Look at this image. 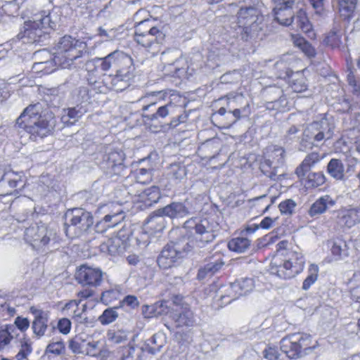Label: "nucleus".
I'll return each instance as SVG.
<instances>
[{
    "mask_svg": "<svg viewBox=\"0 0 360 360\" xmlns=\"http://www.w3.org/2000/svg\"><path fill=\"white\" fill-rule=\"evenodd\" d=\"M184 228L188 237L171 241L162 249L157 259L159 266L167 269L195 248H202L212 242L215 234L207 219L192 217L184 222Z\"/></svg>",
    "mask_w": 360,
    "mask_h": 360,
    "instance_id": "nucleus-1",
    "label": "nucleus"
},
{
    "mask_svg": "<svg viewBox=\"0 0 360 360\" xmlns=\"http://www.w3.org/2000/svg\"><path fill=\"white\" fill-rule=\"evenodd\" d=\"M71 12L69 5L54 7L51 11L34 8L30 12L31 19L24 22L17 38L24 44L44 43L49 39L50 31L63 22Z\"/></svg>",
    "mask_w": 360,
    "mask_h": 360,
    "instance_id": "nucleus-2",
    "label": "nucleus"
},
{
    "mask_svg": "<svg viewBox=\"0 0 360 360\" xmlns=\"http://www.w3.org/2000/svg\"><path fill=\"white\" fill-rule=\"evenodd\" d=\"M56 118L52 112H44L39 103L29 105L17 118L14 127L25 131L30 139L37 141L51 134L55 128Z\"/></svg>",
    "mask_w": 360,
    "mask_h": 360,
    "instance_id": "nucleus-3",
    "label": "nucleus"
},
{
    "mask_svg": "<svg viewBox=\"0 0 360 360\" xmlns=\"http://www.w3.org/2000/svg\"><path fill=\"white\" fill-rule=\"evenodd\" d=\"M288 243V241L282 240L277 244V255L269 266L271 274L283 279L295 277L303 271L305 264L301 252L286 249Z\"/></svg>",
    "mask_w": 360,
    "mask_h": 360,
    "instance_id": "nucleus-4",
    "label": "nucleus"
},
{
    "mask_svg": "<svg viewBox=\"0 0 360 360\" xmlns=\"http://www.w3.org/2000/svg\"><path fill=\"white\" fill-rule=\"evenodd\" d=\"M263 16L254 6L241 7L237 13V20L231 25L233 37L248 41L257 37L262 30Z\"/></svg>",
    "mask_w": 360,
    "mask_h": 360,
    "instance_id": "nucleus-5",
    "label": "nucleus"
},
{
    "mask_svg": "<svg viewBox=\"0 0 360 360\" xmlns=\"http://www.w3.org/2000/svg\"><path fill=\"white\" fill-rule=\"evenodd\" d=\"M86 44L70 35H65L60 39L56 46V52L53 60L61 68H76L82 61L79 60L86 53L84 51Z\"/></svg>",
    "mask_w": 360,
    "mask_h": 360,
    "instance_id": "nucleus-6",
    "label": "nucleus"
},
{
    "mask_svg": "<svg viewBox=\"0 0 360 360\" xmlns=\"http://www.w3.org/2000/svg\"><path fill=\"white\" fill-rule=\"evenodd\" d=\"M24 238L34 250L41 254L52 252L56 248V232L45 224H37L27 228Z\"/></svg>",
    "mask_w": 360,
    "mask_h": 360,
    "instance_id": "nucleus-7",
    "label": "nucleus"
},
{
    "mask_svg": "<svg viewBox=\"0 0 360 360\" xmlns=\"http://www.w3.org/2000/svg\"><path fill=\"white\" fill-rule=\"evenodd\" d=\"M148 20L140 22L135 27V41L148 49L153 54L160 51V45L165 40L163 27L152 26Z\"/></svg>",
    "mask_w": 360,
    "mask_h": 360,
    "instance_id": "nucleus-8",
    "label": "nucleus"
},
{
    "mask_svg": "<svg viewBox=\"0 0 360 360\" xmlns=\"http://www.w3.org/2000/svg\"><path fill=\"white\" fill-rule=\"evenodd\" d=\"M315 347V345H312L311 336L306 333L290 334L282 338L280 342L281 350L291 359L307 355Z\"/></svg>",
    "mask_w": 360,
    "mask_h": 360,
    "instance_id": "nucleus-9",
    "label": "nucleus"
},
{
    "mask_svg": "<svg viewBox=\"0 0 360 360\" xmlns=\"http://www.w3.org/2000/svg\"><path fill=\"white\" fill-rule=\"evenodd\" d=\"M285 150L283 147L271 146L266 148L264 160L260 162L261 172L273 181H280L285 174L283 168Z\"/></svg>",
    "mask_w": 360,
    "mask_h": 360,
    "instance_id": "nucleus-10",
    "label": "nucleus"
},
{
    "mask_svg": "<svg viewBox=\"0 0 360 360\" xmlns=\"http://www.w3.org/2000/svg\"><path fill=\"white\" fill-rule=\"evenodd\" d=\"M65 218V232L71 238L86 233L94 224L92 214L82 208L68 210Z\"/></svg>",
    "mask_w": 360,
    "mask_h": 360,
    "instance_id": "nucleus-11",
    "label": "nucleus"
},
{
    "mask_svg": "<svg viewBox=\"0 0 360 360\" xmlns=\"http://www.w3.org/2000/svg\"><path fill=\"white\" fill-rule=\"evenodd\" d=\"M331 135L330 128L326 120L314 122L309 124L303 131L300 150L305 151L317 147L322 141L330 139Z\"/></svg>",
    "mask_w": 360,
    "mask_h": 360,
    "instance_id": "nucleus-12",
    "label": "nucleus"
},
{
    "mask_svg": "<svg viewBox=\"0 0 360 360\" xmlns=\"http://www.w3.org/2000/svg\"><path fill=\"white\" fill-rule=\"evenodd\" d=\"M86 65L87 68L93 65L96 70L106 72L112 68L116 70L125 68L129 69L130 66L134 65V61L129 55L122 51L115 50L105 57L93 58L87 63Z\"/></svg>",
    "mask_w": 360,
    "mask_h": 360,
    "instance_id": "nucleus-13",
    "label": "nucleus"
},
{
    "mask_svg": "<svg viewBox=\"0 0 360 360\" xmlns=\"http://www.w3.org/2000/svg\"><path fill=\"white\" fill-rule=\"evenodd\" d=\"M102 148L103 151L101 153L102 160L100 165L104 173L109 177L121 175L125 168L124 152L111 146H103Z\"/></svg>",
    "mask_w": 360,
    "mask_h": 360,
    "instance_id": "nucleus-14",
    "label": "nucleus"
},
{
    "mask_svg": "<svg viewBox=\"0 0 360 360\" xmlns=\"http://www.w3.org/2000/svg\"><path fill=\"white\" fill-rule=\"evenodd\" d=\"M134 77L135 67L133 65L129 69L125 68L116 70V74L114 75L104 74L102 82L107 89L122 91L129 86Z\"/></svg>",
    "mask_w": 360,
    "mask_h": 360,
    "instance_id": "nucleus-15",
    "label": "nucleus"
},
{
    "mask_svg": "<svg viewBox=\"0 0 360 360\" xmlns=\"http://www.w3.org/2000/svg\"><path fill=\"white\" fill-rule=\"evenodd\" d=\"M24 185L25 181L22 172L6 171L0 178V196L17 195L18 189L23 188Z\"/></svg>",
    "mask_w": 360,
    "mask_h": 360,
    "instance_id": "nucleus-16",
    "label": "nucleus"
},
{
    "mask_svg": "<svg viewBox=\"0 0 360 360\" xmlns=\"http://www.w3.org/2000/svg\"><path fill=\"white\" fill-rule=\"evenodd\" d=\"M103 273L101 269L83 264L77 269L75 278L82 285L97 287L103 281Z\"/></svg>",
    "mask_w": 360,
    "mask_h": 360,
    "instance_id": "nucleus-17",
    "label": "nucleus"
},
{
    "mask_svg": "<svg viewBox=\"0 0 360 360\" xmlns=\"http://www.w3.org/2000/svg\"><path fill=\"white\" fill-rule=\"evenodd\" d=\"M129 233L120 231L115 236L108 238L100 245L101 252L110 255H120L124 252L128 247Z\"/></svg>",
    "mask_w": 360,
    "mask_h": 360,
    "instance_id": "nucleus-18",
    "label": "nucleus"
},
{
    "mask_svg": "<svg viewBox=\"0 0 360 360\" xmlns=\"http://www.w3.org/2000/svg\"><path fill=\"white\" fill-rule=\"evenodd\" d=\"M227 111H237L242 117L248 116L250 112L249 103L242 95L227 97L226 106L221 107L214 115H225Z\"/></svg>",
    "mask_w": 360,
    "mask_h": 360,
    "instance_id": "nucleus-19",
    "label": "nucleus"
},
{
    "mask_svg": "<svg viewBox=\"0 0 360 360\" xmlns=\"http://www.w3.org/2000/svg\"><path fill=\"white\" fill-rule=\"evenodd\" d=\"M30 311L34 317L32 324L34 333L39 337L44 335L49 320V311H44L34 306L30 308Z\"/></svg>",
    "mask_w": 360,
    "mask_h": 360,
    "instance_id": "nucleus-20",
    "label": "nucleus"
},
{
    "mask_svg": "<svg viewBox=\"0 0 360 360\" xmlns=\"http://www.w3.org/2000/svg\"><path fill=\"white\" fill-rule=\"evenodd\" d=\"M224 265L222 257L220 255H214L205 260V264L201 266L197 275L198 280L210 278L217 273Z\"/></svg>",
    "mask_w": 360,
    "mask_h": 360,
    "instance_id": "nucleus-21",
    "label": "nucleus"
},
{
    "mask_svg": "<svg viewBox=\"0 0 360 360\" xmlns=\"http://www.w3.org/2000/svg\"><path fill=\"white\" fill-rule=\"evenodd\" d=\"M87 108L82 103L78 104L74 107L63 109L61 114V122L67 125L75 124L86 112Z\"/></svg>",
    "mask_w": 360,
    "mask_h": 360,
    "instance_id": "nucleus-22",
    "label": "nucleus"
},
{
    "mask_svg": "<svg viewBox=\"0 0 360 360\" xmlns=\"http://www.w3.org/2000/svg\"><path fill=\"white\" fill-rule=\"evenodd\" d=\"M158 212L171 219L183 218L191 214L188 208L180 202H172L162 208L158 209Z\"/></svg>",
    "mask_w": 360,
    "mask_h": 360,
    "instance_id": "nucleus-23",
    "label": "nucleus"
},
{
    "mask_svg": "<svg viewBox=\"0 0 360 360\" xmlns=\"http://www.w3.org/2000/svg\"><path fill=\"white\" fill-rule=\"evenodd\" d=\"M323 158V155L317 152L309 153L302 163L296 168L295 174L299 178L304 177L313 167Z\"/></svg>",
    "mask_w": 360,
    "mask_h": 360,
    "instance_id": "nucleus-24",
    "label": "nucleus"
},
{
    "mask_svg": "<svg viewBox=\"0 0 360 360\" xmlns=\"http://www.w3.org/2000/svg\"><path fill=\"white\" fill-rule=\"evenodd\" d=\"M176 108V105L169 101L166 104L159 106L155 112L144 115L143 117L147 121L161 123L163 119L174 112Z\"/></svg>",
    "mask_w": 360,
    "mask_h": 360,
    "instance_id": "nucleus-25",
    "label": "nucleus"
},
{
    "mask_svg": "<svg viewBox=\"0 0 360 360\" xmlns=\"http://www.w3.org/2000/svg\"><path fill=\"white\" fill-rule=\"evenodd\" d=\"M123 219L124 215L122 210H119L113 214H106L102 220L96 223L95 226L96 231L102 233L107 229L117 226Z\"/></svg>",
    "mask_w": 360,
    "mask_h": 360,
    "instance_id": "nucleus-26",
    "label": "nucleus"
},
{
    "mask_svg": "<svg viewBox=\"0 0 360 360\" xmlns=\"http://www.w3.org/2000/svg\"><path fill=\"white\" fill-rule=\"evenodd\" d=\"M335 205V200L329 195H325L318 198L310 207L309 214L314 217L318 214L324 213L328 208Z\"/></svg>",
    "mask_w": 360,
    "mask_h": 360,
    "instance_id": "nucleus-27",
    "label": "nucleus"
},
{
    "mask_svg": "<svg viewBox=\"0 0 360 360\" xmlns=\"http://www.w3.org/2000/svg\"><path fill=\"white\" fill-rule=\"evenodd\" d=\"M167 96L168 93L165 91H151L147 93L145 96H141L139 99V101L146 103L142 107V110L145 112L148 110L150 108L154 106L158 103H160L161 101L166 100Z\"/></svg>",
    "mask_w": 360,
    "mask_h": 360,
    "instance_id": "nucleus-28",
    "label": "nucleus"
},
{
    "mask_svg": "<svg viewBox=\"0 0 360 360\" xmlns=\"http://www.w3.org/2000/svg\"><path fill=\"white\" fill-rule=\"evenodd\" d=\"M326 172L331 178L336 181L345 180V166L340 159L332 158L327 165Z\"/></svg>",
    "mask_w": 360,
    "mask_h": 360,
    "instance_id": "nucleus-29",
    "label": "nucleus"
},
{
    "mask_svg": "<svg viewBox=\"0 0 360 360\" xmlns=\"http://www.w3.org/2000/svg\"><path fill=\"white\" fill-rule=\"evenodd\" d=\"M165 215L155 211L146 220L144 224L145 229L153 232L162 231L166 226Z\"/></svg>",
    "mask_w": 360,
    "mask_h": 360,
    "instance_id": "nucleus-30",
    "label": "nucleus"
},
{
    "mask_svg": "<svg viewBox=\"0 0 360 360\" xmlns=\"http://www.w3.org/2000/svg\"><path fill=\"white\" fill-rule=\"evenodd\" d=\"M177 327L192 326L195 322L193 311L187 307L181 308L178 314H174L172 316Z\"/></svg>",
    "mask_w": 360,
    "mask_h": 360,
    "instance_id": "nucleus-31",
    "label": "nucleus"
},
{
    "mask_svg": "<svg viewBox=\"0 0 360 360\" xmlns=\"http://www.w3.org/2000/svg\"><path fill=\"white\" fill-rule=\"evenodd\" d=\"M166 336L162 333L154 334L146 345V349L152 354L159 352L166 343Z\"/></svg>",
    "mask_w": 360,
    "mask_h": 360,
    "instance_id": "nucleus-32",
    "label": "nucleus"
},
{
    "mask_svg": "<svg viewBox=\"0 0 360 360\" xmlns=\"http://www.w3.org/2000/svg\"><path fill=\"white\" fill-rule=\"evenodd\" d=\"M251 245V241L246 237H236L228 243L229 249L235 252L242 253L248 250Z\"/></svg>",
    "mask_w": 360,
    "mask_h": 360,
    "instance_id": "nucleus-33",
    "label": "nucleus"
},
{
    "mask_svg": "<svg viewBox=\"0 0 360 360\" xmlns=\"http://www.w3.org/2000/svg\"><path fill=\"white\" fill-rule=\"evenodd\" d=\"M274 19L281 25L288 26L294 22V14L291 9H285L284 8H274Z\"/></svg>",
    "mask_w": 360,
    "mask_h": 360,
    "instance_id": "nucleus-34",
    "label": "nucleus"
},
{
    "mask_svg": "<svg viewBox=\"0 0 360 360\" xmlns=\"http://www.w3.org/2000/svg\"><path fill=\"white\" fill-rule=\"evenodd\" d=\"M358 0H338L339 13L345 19H350L356 7Z\"/></svg>",
    "mask_w": 360,
    "mask_h": 360,
    "instance_id": "nucleus-35",
    "label": "nucleus"
},
{
    "mask_svg": "<svg viewBox=\"0 0 360 360\" xmlns=\"http://www.w3.org/2000/svg\"><path fill=\"white\" fill-rule=\"evenodd\" d=\"M255 287V281L251 278H244L232 283V290H239V295H245L251 292Z\"/></svg>",
    "mask_w": 360,
    "mask_h": 360,
    "instance_id": "nucleus-36",
    "label": "nucleus"
},
{
    "mask_svg": "<svg viewBox=\"0 0 360 360\" xmlns=\"http://www.w3.org/2000/svg\"><path fill=\"white\" fill-rule=\"evenodd\" d=\"M342 32L337 27H333V30L326 35L323 39V44L332 49L340 48L342 43Z\"/></svg>",
    "mask_w": 360,
    "mask_h": 360,
    "instance_id": "nucleus-37",
    "label": "nucleus"
},
{
    "mask_svg": "<svg viewBox=\"0 0 360 360\" xmlns=\"http://www.w3.org/2000/svg\"><path fill=\"white\" fill-rule=\"evenodd\" d=\"M292 23L305 33H309L312 30V25L308 20L306 13L302 9L299 10L296 15H294V22Z\"/></svg>",
    "mask_w": 360,
    "mask_h": 360,
    "instance_id": "nucleus-38",
    "label": "nucleus"
},
{
    "mask_svg": "<svg viewBox=\"0 0 360 360\" xmlns=\"http://www.w3.org/2000/svg\"><path fill=\"white\" fill-rule=\"evenodd\" d=\"M140 196L146 205H152L158 202L160 198V189L157 186H151L145 189Z\"/></svg>",
    "mask_w": 360,
    "mask_h": 360,
    "instance_id": "nucleus-39",
    "label": "nucleus"
},
{
    "mask_svg": "<svg viewBox=\"0 0 360 360\" xmlns=\"http://www.w3.org/2000/svg\"><path fill=\"white\" fill-rule=\"evenodd\" d=\"M289 84L293 91L300 93L307 89L305 79L300 72L292 74L289 79Z\"/></svg>",
    "mask_w": 360,
    "mask_h": 360,
    "instance_id": "nucleus-40",
    "label": "nucleus"
},
{
    "mask_svg": "<svg viewBox=\"0 0 360 360\" xmlns=\"http://www.w3.org/2000/svg\"><path fill=\"white\" fill-rule=\"evenodd\" d=\"M167 175L172 179L180 181L186 176V167L180 163L172 164L167 169Z\"/></svg>",
    "mask_w": 360,
    "mask_h": 360,
    "instance_id": "nucleus-41",
    "label": "nucleus"
},
{
    "mask_svg": "<svg viewBox=\"0 0 360 360\" xmlns=\"http://www.w3.org/2000/svg\"><path fill=\"white\" fill-rule=\"evenodd\" d=\"M331 252L334 256L345 257L349 255L347 243L342 239H336L333 242Z\"/></svg>",
    "mask_w": 360,
    "mask_h": 360,
    "instance_id": "nucleus-42",
    "label": "nucleus"
},
{
    "mask_svg": "<svg viewBox=\"0 0 360 360\" xmlns=\"http://www.w3.org/2000/svg\"><path fill=\"white\" fill-rule=\"evenodd\" d=\"M121 295V288L120 286H115L114 288L103 292L101 299L103 303L108 305L111 304L114 300L120 299Z\"/></svg>",
    "mask_w": 360,
    "mask_h": 360,
    "instance_id": "nucleus-43",
    "label": "nucleus"
},
{
    "mask_svg": "<svg viewBox=\"0 0 360 360\" xmlns=\"http://www.w3.org/2000/svg\"><path fill=\"white\" fill-rule=\"evenodd\" d=\"M319 273V267L317 265L314 264H311L308 269V276L304 279L302 283V289L304 290H307L310 288L311 285H313L318 278Z\"/></svg>",
    "mask_w": 360,
    "mask_h": 360,
    "instance_id": "nucleus-44",
    "label": "nucleus"
},
{
    "mask_svg": "<svg viewBox=\"0 0 360 360\" xmlns=\"http://www.w3.org/2000/svg\"><path fill=\"white\" fill-rule=\"evenodd\" d=\"M326 181L325 175L322 172H311L307 176V188H316L323 185Z\"/></svg>",
    "mask_w": 360,
    "mask_h": 360,
    "instance_id": "nucleus-45",
    "label": "nucleus"
},
{
    "mask_svg": "<svg viewBox=\"0 0 360 360\" xmlns=\"http://www.w3.org/2000/svg\"><path fill=\"white\" fill-rule=\"evenodd\" d=\"M15 328L14 326H6L4 329L0 330V351L4 348L6 345L9 344L13 338V333Z\"/></svg>",
    "mask_w": 360,
    "mask_h": 360,
    "instance_id": "nucleus-46",
    "label": "nucleus"
},
{
    "mask_svg": "<svg viewBox=\"0 0 360 360\" xmlns=\"http://www.w3.org/2000/svg\"><path fill=\"white\" fill-rule=\"evenodd\" d=\"M134 178L138 184H146L152 180V170L150 169L139 168L134 172Z\"/></svg>",
    "mask_w": 360,
    "mask_h": 360,
    "instance_id": "nucleus-47",
    "label": "nucleus"
},
{
    "mask_svg": "<svg viewBox=\"0 0 360 360\" xmlns=\"http://www.w3.org/2000/svg\"><path fill=\"white\" fill-rule=\"evenodd\" d=\"M117 317L118 314L116 307L108 308L98 317V321L103 325H108L115 321Z\"/></svg>",
    "mask_w": 360,
    "mask_h": 360,
    "instance_id": "nucleus-48",
    "label": "nucleus"
},
{
    "mask_svg": "<svg viewBox=\"0 0 360 360\" xmlns=\"http://www.w3.org/2000/svg\"><path fill=\"white\" fill-rule=\"evenodd\" d=\"M142 353L141 348L130 347L124 352L122 360H141Z\"/></svg>",
    "mask_w": 360,
    "mask_h": 360,
    "instance_id": "nucleus-49",
    "label": "nucleus"
},
{
    "mask_svg": "<svg viewBox=\"0 0 360 360\" xmlns=\"http://www.w3.org/2000/svg\"><path fill=\"white\" fill-rule=\"evenodd\" d=\"M296 206L297 204L293 200L286 199L279 204L278 208L281 214L290 215L294 212Z\"/></svg>",
    "mask_w": 360,
    "mask_h": 360,
    "instance_id": "nucleus-50",
    "label": "nucleus"
},
{
    "mask_svg": "<svg viewBox=\"0 0 360 360\" xmlns=\"http://www.w3.org/2000/svg\"><path fill=\"white\" fill-rule=\"evenodd\" d=\"M98 35L105 41H113L117 38L118 32L116 29H105L103 27L98 28Z\"/></svg>",
    "mask_w": 360,
    "mask_h": 360,
    "instance_id": "nucleus-51",
    "label": "nucleus"
},
{
    "mask_svg": "<svg viewBox=\"0 0 360 360\" xmlns=\"http://www.w3.org/2000/svg\"><path fill=\"white\" fill-rule=\"evenodd\" d=\"M226 295H221L220 300L223 304H227L231 303L233 300L238 298L240 295H239V290L233 291L232 290V283H231L226 290Z\"/></svg>",
    "mask_w": 360,
    "mask_h": 360,
    "instance_id": "nucleus-52",
    "label": "nucleus"
},
{
    "mask_svg": "<svg viewBox=\"0 0 360 360\" xmlns=\"http://www.w3.org/2000/svg\"><path fill=\"white\" fill-rule=\"evenodd\" d=\"M180 61L175 60L172 64H168L169 74L172 77H181L186 74V68L179 66Z\"/></svg>",
    "mask_w": 360,
    "mask_h": 360,
    "instance_id": "nucleus-53",
    "label": "nucleus"
},
{
    "mask_svg": "<svg viewBox=\"0 0 360 360\" xmlns=\"http://www.w3.org/2000/svg\"><path fill=\"white\" fill-rule=\"evenodd\" d=\"M65 350V345L62 341H57L55 342H51L46 347V351L48 352L54 354H60Z\"/></svg>",
    "mask_w": 360,
    "mask_h": 360,
    "instance_id": "nucleus-54",
    "label": "nucleus"
},
{
    "mask_svg": "<svg viewBox=\"0 0 360 360\" xmlns=\"http://www.w3.org/2000/svg\"><path fill=\"white\" fill-rule=\"evenodd\" d=\"M57 327L61 333L67 335L71 329V321L67 318L60 319L58 322Z\"/></svg>",
    "mask_w": 360,
    "mask_h": 360,
    "instance_id": "nucleus-55",
    "label": "nucleus"
},
{
    "mask_svg": "<svg viewBox=\"0 0 360 360\" xmlns=\"http://www.w3.org/2000/svg\"><path fill=\"white\" fill-rule=\"evenodd\" d=\"M300 131V129L295 125L291 126L287 131L286 134L284 136V141L285 143H290L295 141L297 138V134Z\"/></svg>",
    "mask_w": 360,
    "mask_h": 360,
    "instance_id": "nucleus-56",
    "label": "nucleus"
},
{
    "mask_svg": "<svg viewBox=\"0 0 360 360\" xmlns=\"http://www.w3.org/2000/svg\"><path fill=\"white\" fill-rule=\"evenodd\" d=\"M238 113L237 111L235 112L227 111L225 115H221L224 117V120L226 121L227 127H231L242 117Z\"/></svg>",
    "mask_w": 360,
    "mask_h": 360,
    "instance_id": "nucleus-57",
    "label": "nucleus"
},
{
    "mask_svg": "<svg viewBox=\"0 0 360 360\" xmlns=\"http://www.w3.org/2000/svg\"><path fill=\"white\" fill-rule=\"evenodd\" d=\"M122 305H127L131 308H136L139 305L137 297L134 295H127L121 302Z\"/></svg>",
    "mask_w": 360,
    "mask_h": 360,
    "instance_id": "nucleus-58",
    "label": "nucleus"
},
{
    "mask_svg": "<svg viewBox=\"0 0 360 360\" xmlns=\"http://www.w3.org/2000/svg\"><path fill=\"white\" fill-rule=\"evenodd\" d=\"M264 356L268 360H278L279 357V352L277 348L269 347L264 351Z\"/></svg>",
    "mask_w": 360,
    "mask_h": 360,
    "instance_id": "nucleus-59",
    "label": "nucleus"
},
{
    "mask_svg": "<svg viewBox=\"0 0 360 360\" xmlns=\"http://www.w3.org/2000/svg\"><path fill=\"white\" fill-rule=\"evenodd\" d=\"M347 82L349 85L352 87L354 94H360V84L356 80L354 75L349 72L347 75Z\"/></svg>",
    "mask_w": 360,
    "mask_h": 360,
    "instance_id": "nucleus-60",
    "label": "nucleus"
},
{
    "mask_svg": "<svg viewBox=\"0 0 360 360\" xmlns=\"http://www.w3.org/2000/svg\"><path fill=\"white\" fill-rule=\"evenodd\" d=\"M296 0H272L276 5L275 8H284L287 10L292 9Z\"/></svg>",
    "mask_w": 360,
    "mask_h": 360,
    "instance_id": "nucleus-61",
    "label": "nucleus"
},
{
    "mask_svg": "<svg viewBox=\"0 0 360 360\" xmlns=\"http://www.w3.org/2000/svg\"><path fill=\"white\" fill-rule=\"evenodd\" d=\"M15 324L22 332L25 331L30 326V321L27 318L18 316L15 320Z\"/></svg>",
    "mask_w": 360,
    "mask_h": 360,
    "instance_id": "nucleus-62",
    "label": "nucleus"
},
{
    "mask_svg": "<svg viewBox=\"0 0 360 360\" xmlns=\"http://www.w3.org/2000/svg\"><path fill=\"white\" fill-rule=\"evenodd\" d=\"M98 341L89 342L86 344V353L91 356H95L98 352Z\"/></svg>",
    "mask_w": 360,
    "mask_h": 360,
    "instance_id": "nucleus-63",
    "label": "nucleus"
},
{
    "mask_svg": "<svg viewBox=\"0 0 360 360\" xmlns=\"http://www.w3.org/2000/svg\"><path fill=\"white\" fill-rule=\"evenodd\" d=\"M300 49L309 57H313L316 54L314 48L307 41L300 46Z\"/></svg>",
    "mask_w": 360,
    "mask_h": 360,
    "instance_id": "nucleus-64",
    "label": "nucleus"
}]
</instances>
